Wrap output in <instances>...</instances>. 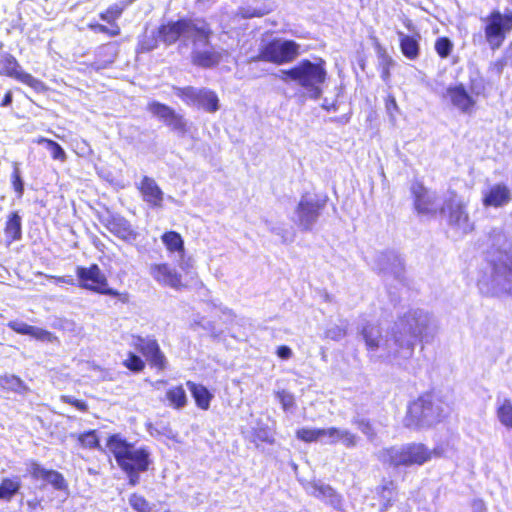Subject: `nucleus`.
<instances>
[{"label": "nucleus", "mask_w": 512, "mask_h": 512, "mask_svg": "<svg viewBox=\"0 0 512 512\" xmlns=\"http://www.w3.org/2000/svg\"><path fill=\"white\" fill-rule=\"evenodd\" d=\"M191 34L192 42L210 44L213 36V30L205 19L192 20L186 17L179 18L176 21H169L158 26L156 35L144 37L138 42V51L142 53L150 52L156 49L159 42L167 46L175 44L183 35Z\"/></svg>", "instance_id": "nucleus-1"}, {"label": "nucleus", "mask_w": 512, "mask_h": 512, "mask_svg": "<svg viewBox=\"0 0 512 512\" xmlns=\"http://www.w3.org/2000/svg\"><path fill=\"white\" fill-rule=\"evenodd\" d=\"M106 446L112 453L121 471L127 476L128 484L136 486L140 482V474L147 472L152 464L151 452L147 446L135 447L120 433L107 437Z\"/></svg>", "instance_id": "nucleus-2"}, {"label": "nucleus", "mask_w": 512, "mask_h": 512, "mask_svg": "<svg viewBox=\"0 0 512 512\" xmlns=\"http://www.w3.org/2000/svg\"><path fill=\"white\" fill-rule=\"evenodd\" d=\"M283 82H293L301 87L307 95L318 100L323 93L327 80L326 61L318 57L315 62L302 59L294 66L280 71L278 76Z\"/></svg>", "instance_id": "nucleus-3"}, {"label": "nucleus", "mask_w": 512, "mask_h": 512, "mask_svg": "<svg viewBox=\"0 0 512 512\" xmlns=\"http://www.w3.org/2000/svg\"><path fill=\"white\" fill-rule=\"evenodd\" d=\"M132 346L144 359L135 352L129 351L127 353L126 358L122 361V366L131 373H142L146 368V363L151 369H155L158 372L168 368V359L161 349L159 342L154 337L134 335Z\"/></svg>", "instance_id": "nucleus-4"}, {"label": "nucleus", "mask_w": 512, "mask_h": 512, "mask_svg": "<svg viewBox=\"0 0 512 512\" xmlns=\"http://www.w3.org/2000/svg\"><path fill=\"white\" fill-rule=\"evenodd\" d=\"M446 418L443 409L435 405L431 392H425L407 406L404 425L407 428L421 429L435 426Z\"/></svg>", "instance_id": "nucleus-5"}, {"label": "nucleus", "mask_w": 512, "mask_h": 512, "mask_svg": "<svg viewBox=\"0 0 512 512\" xmlns=\"http://www.w3.org/2000/svg\"><path fill=\"white\" fill-rule=\"evenodd\" d=\"M470 92L463 83L450 85L446 89L451 105L463 114H472L477 108L475 97L488 96L487 82L484 77L469 78Z\"/></svg>", "instance_id": "nucleus-6"}, {"label": "nucleus", "mask_w": 512, "mask_h": 512, "mask_svg": "<svg viewBox=\"0 0 512 512\" xmlns=\"http://www.w3.org/2000/svg\"><path fill=\"white\" fill-rule=\"evenodd\" d=\"M75 272L78 285L82 289L100 295L116 297L123 304L129 302L130 296L127 292H119L109 286L108 278L98 264L92 263L87 267L77 266Z\"/></svg>", "instance_id": "nucleus-7"}, {"label": "nucleus", "mask_w": 512, "mask_h": 512, "mask_svg": "<svg viewBox=\"0 0 512 512\" xmlns=\"http://www.w3.org/2000/svg\"><path fill=\"white\" fill-rule=\"evenodd\" d=\"M300 53V44L296 41L274 38L265 42L259 48L258 54L251 57V61L283 65L293 62Z\"/></svg>", "instance_id": "nucleus-8"}, {"label": "nucleus", "mask_w": 512, "mask_h": 512, "mask_svg": "<svg viewBox=\"0 0 512 512\" xmlns=\"http://www.w3.org/2000/svg\"><path fill=\"white\" fill-rule=\"evenodd\" d=\"M485 41L492 50H498L512 32V10L490 11L482 18Z\"/></svg>", "instance_id": "nucleus-9"}, {"label": "nucleus", "mask_w": 512, "mask_h": 512, "mask_svg": "<svg viewBox=\"0 0 512 512\" xmlns=\"http://www.w3.org/2000/svg\"><path fill=\"white\" fill-rule=\"evenodd\" d=\"M132 0L114 3L99 13V18L108 24L104 25L97 21L89 22L87 27L94 33H102L108 37H117L121 34V27L118 20Z\"/></svg>", "instance_id": "nucleus-10"}, {"label": "nucleus", "mask_w": 512, "mask_h": 512, "mask_svg": "<svg viewBox=\"0 0 512 512\" xmlns=\"http://www.w3.org/2000/svg\"><path fill=\"white\" fill-rule=\"evenodd\" d=\"M439 213H446L448 224L453 227H463L465 233L474 229L470 221V215L467 211V204L459 199L455 191L450 192V196L444 200Z\"/></svg>", "instance_id": "nucleus-11"}, {"label": "nucleus", "mask_w": 512, "mask_h": 512, "mask_svg": "<svg viewBox=\"0 0 512 512\" xmlns=\"http://www.w3.org/2000/svg\"><path fill=\"white\" fill-rule=\"evenodd\" d=\"M147 110L171 130L181 134L188 132L189 129L184 116L177 113L169 105L154 100L147 104Z\"/></svg>", "instance_id": "nucleus-12"}, {"label": "nucleus", "mask_w": 512, "mask_h": 512, "mask_svg": "<svg viewBox=\"0 0 512 512\" xmlns=\"http://www.w3.org/2000/svg\"><path fill=\"white\" fill-rule=\"evenodd\" d=\"M413 208L420 215L434 216L440 212L437 198L422 182L416 181L410 187Z\"/></svg>", "instance_id": "nucleus-13"}, {"label": "nucleus", "mask_w": 512, "mask_h": 512, "mask_svg": "<svg viewBox=\"0 0 512 512\" xmlns=\"http://www.w3.org/2000/svg\"><path fill=\"white\" fill-rule=\"evenodd\" d=\"M0 76L14 78L35 90L42 85L30 73L22 71L18 60L10 53H0Z\"/></svg>", "instance_id": "nucleus-14"}, {"label": "nucleus", "mask_w": 512, "mask_h": 512, "mask_svg": "<svg viewBox=\"0 0 512 512\" xmlns=\"http://www.w3.org/2000/svg\"><path fill=\"white\" fill-rule=\"evenodd\" d=\"M481 203L485 208L506 207L512 203V189L505 182L489 184L481 192Z\"/></svg>", "instance_id": "nucleus-15"}, {"label": "nucleus", "mask_w": 512, "mask_h": 512, "mask_svg": "<svg viewBox=\"0 0 512 512\" xmlns=\"http://www.w3.org/2000/svg\"><path fill=\"white\" fill-rule=\"evenodd\" d=\"M27 475L34 481L40 480L45 485H51L57 491L68 489V483L62 473L57 470L46 469L35 460L27 463Z\"/></svg>", "instance_id": "nucleus-16"}, {"label": "nucleus", "mask_w": 512, "mask_h": 512, "mask_svg": "<svg viewBox=\"0 0 512 512\" xmlns=\"http://www.w3.org/2000/svg\"><path fill=\"white\" fill-rule=\"evenodd\" d=\"M150 274L156 282L163 286H168L175 290H182L187 287L182 282L181 275L171 268L168 263L152 264L150 266Z\"/></svg>", "instance_id": "nucleus-17"}, {"label": "nucleus", "mask_w": 512, "mask_h": 512, "mask_svg": "<svg viewBox=\"0 0 512 512\" xmlns=\"http://www.w3.org/2000/svg\"><path fill=\"white\" fill-rule=\"evenodd\" d=\"M405 456L407 457L409 467L422 466L431 461L434 456L441 453L437 449H429L424 443L410 442L403 444Z\"/></svg>", "instance_id": "nucleus-18"}, {"label": "nucleus", "mask_w": 512, "mask_h": 512, "mask_svg": "<svg viewBox=\"0 0 512 512\" xmlns=\"http://www.w3.org/2000/svg\"><path fill=\"white\" fill-rule=\"evenodd\" d=\"M325 206V200H306L301 199L297 205L296 212L298 220L305 229H309L312 223L319 217Z\"/></svg>", "instance_id": "nucleus-19"}, {"label": "nucleus", "mask_w": 512, "mask_h": 512, "mask_svg": "<svg viewBox=\"0 0 512 512\" xmlns=\"http://www.w3.org/2000/svg\"><path fill=\"white\" fill-rule=\"evenodd\" d=\"M144 202L153 208L162 206L164 194L156 181L148 176H143L137 186Z\"/></svg>", "instance_id": "nucleus-20"}, {"label": "nucleus", "mask_w": 512, "mask_h": 512, "mask_svg": "<svg viewBox=\"0 0 512 512\" xmlns=\"http://www.w3.org/2000/svg\"><path fill=\"white\" fill-rule=\"evenodd\" d=\"M103 226L114 236L125 240H133L136 233L129 221L119 215H110L102 221Z\"/></svg>", "instance_id": "nucleus-21"}, {"label": "nucleus", "mask_w": 512, "mask_h": 512, "mask_svg": "<svg viewBox=\"0 0 512 512\" xmlns=\"http://www.w3.org/2000/svg\"><path fill=\"white\" fill-rule=\"evenodd\" d=\"M3 233L7 246L22 239V218L17 211L10 212L7 215Z\"/></svg>", "instance_id": "nucleus-22"}, {"label": "nucleus", "mask_w": 512, "mask_h": 512, "mask_svg": "<svg viewBox=\"0 0 512 512\" xmlns=\"http://www.w3.org/2000/svg\"><path fill=\"white\" fill-rule=\"evenodd\" d=\"M379 459L383 464L389 467H409L403 445L389 446L382 449Z\"/></svg>", "instance_id": "nucleus-23"}, {"label": "nucleus", "mask_w": 512, "mask_h": 512, "mask_svg": "<svg viewBox=\"0 0 512 512\" xmlns=\"http://www.w3.org/2000/svg\"><path fill=\"white\" fill-rule=\"evenodd\" d=\"M186 386L189 389L196 406L203 411L210 408L213 394L203 384L188 380Z\"/></svg>", "instance_id": "nucleus-24"}, {"label": "nucleus", "mask_w": 512, "mask_h": 512, "mask_svg": "<svg viewBox=\"0 0 512 512\" xmlns=\"http://www.w3.org/2000/svg\"><path fill=\"white\" fill-rule=\"evenodd\" d=\"M221 54L213 49L195 50L191 54L193 65L201 68H212L220 63Z\"/></svg>", "instance_id": "nucleus-25"}, {"label": "nucleus", "mask_w": 512, "mask_h": 512, "mask_svg": "<svg viewBox=\"0 0 512 512\" xmlns=\"http://www.w3.org/2000/svg\"><path fill=\"white\" fill-rule=\"evenodd\" d=\"M420 36L417 34L416 36L405 35L403 33L400 34L399 46L402 54L409 60H415L419 57L420 54V45H419Z\"/></svg>", "instance_id": "nucleus-26"}, {"label": "nucleus", "mask_w": 512, "mask_h": 512, "mask_svg": "<svg viewBox=\"0 0 512 512\" xmlns=\"http://www.w3.org/2000/svg\"><path fill=\"white\" fill-rule=\"evenodd\" d=\"M397 490V485L394 480L392 479H383L381 484H379L376 487V493L377 495L384 499V502L382 503L380 507L381 512L387 511L390 507L393 506L394 500L391 497H387L389 495H392Z\"/></svg>", "instance_id": "nucleus-27"}, {"label": "nucleus", "mask_w": 512, "mask_h": 512, "mask_svg": "<svg viewBox=\"0 0 512 512\" xmlns=\"http://www.w3.org/2000/svg\"><path fill=\"white\" fill-rule=\"evenodd\" d=\"M209 113H215L219 109V98L215 91L200 88L196 103Z\"/></svg>", "instance_id": "nucleus-28"}, {"label": "nucleus", "mask_w": 512, "mask_h": 512, "mask_svg": "<svg viewBox=\"0 0 512 512\" xmlns=\"http://www.w3.org/2000/svg\"><path fill=\"white\" fill-rule=\"evenodd\" d=\"M168 404L176 410H180L187 405L188 399L183 386L176 385L168 388L165 393Z\"/></svg>", "instance_id": "nucleus-29"}, {"label": "nucleus", "mask_w": 512, "mask_h": 512, "mask_svg": "<svg viewBox=\"0 0 512 512\" xmlns=\"http://www.w3.org/2000/svg\"><path fill=\"white\" fill-rule=\"evenodd\" d=\"M161 240L170 253H178L182 255L185 251L184 240L180 233L170 230L162 234Z\"/></svg>", "instance_id": "nucleus-30"}, {"label": "nucleus", "mask_w": 512, "mask_h": 512, "mask_svg": "<svg viewBox=\"0 0 512 512\" xmlns=\"http://www.w3.org/2000/svg\"><path fill=\"white\" fill-rule=\"evenodd\" d=\"M21 482L18 477H5L0 481V500L9 502L19 492Z\"/></svg>", "instance_id": "nucleus-31"}, {"label": "nucleus", "mask_w": 512, "mask_h": 512, "mask_svg": "<svg viewBox=\"0 0 512 512\" xmlns=\"http://www.w3.org/2000/svg\"><path fill=\"white\" fill-rule=\"evenodd\" d=\"M313 489L317 498L326 500L334 507L342 503V496L330 485H314Z\"/></svg>", "instance_id": "nucleus-32"}, {"label": "nucleus", "mask_w": 512, "mask_h": 512, "mask_svg": "<svg viewBox=\"0 0 512 512\" xmlns=\"http://www.w3.org/2000/svg\"><path fill=\"white\" fill-rule=\"evenodd\" d=\"M78 445L82 449H100V439L95 429L87 430L75 435Z\"/></svg>", "instance_id": "nucleus-33"}, {"label": "nucleus", "mask_w": 512, "mask_h": 512, "mask_svg": "<svg viewBox=\"0 0 512 512\" xmlns=\"http://www.w3.org/2000/svg\"><path fill=\"white\" fill-rule=\"evenodd\" d=\"M35 143L45 144L46 147L49 149L51 158L53 160H58L60 162L66 161L67 155L64 149L61 147V145L56 141L45 137H39L35 140Z\"/></svg>", "instance_id": "nucleus-34"}, {"label": "nucleus", "mask_w": 512, "mask_h": 512, "mask_svg": "<svg viewBox=\"0 0 512 512\" xmlns=\"http://www.w3.org/2000/svg\"><path fill=\"white\" fill-rule=\"evenodd\" d=\"M173 90L176 96L187 105L195 104L197 97L199 96V89H196L193 86H175L173 87Z\"/></svg>", "instance_id": "nucleus-35"}, {"label": "nucleus", "mask_w": 512, "mask_h": 512, "mask_svg": "<svg viewBox=\"0 0 512 512\" xmlns=\"http://www.w3.org/2000/svg\"><path fill=\"white\" fill-rule=\"evenodd\" d=\"M251 441L259 446L262 444H273L275 439L268 427H257L251 432Z\"/></svg>", "instance_id": "nucleus-36"}, {"label": "nucleus", "mask_w": 512, "mask_h": 512, "mask_svg": "<svg viewBox=\"0 0 512 512\" xmlns=\"http://www.w3.org/2000/svg\"><path fill=\"white\" fill-rule=\"evenodd\" d=\"M11 186L18 198L24 194V182L21 175V170L17 162L12 163V173L10 176Z\"/></svg>", "instance_id": "nucleus-37"}, {"label": "nucleus", "mask_w": 512, "mask_h": 512, "mask_svg": "<svg viewBox=\"0 0 512 512\" xmlns=\"http://www.w3.org/2000/svg\"><path fill=\"white\" fill-rule=\"evenodd\" d=\"M295 435L298 440L305 443L316 442L322 438V428H300Z\"/></svg>", "instance_id": "nucleus-38"}, {"label": "nucleus", "mask_w": 512, "mask_h": 512, "mask_svg": "<svg viewBox=\"0 0 512 512\" xmlns=\"http://www.w3.org/2000/svg\"><path fill=\"white\" fill-rule=\"evenodd\" d=\"M497 416L504 426L512 427V403L509 399L504 400L497 408Z\"/></svg>", "instance_id": "nucleus-39"}, {"label": "nucleus", "mask_w": 512, "mask_h": 512, "mask_svg": "<svg viewBox=\"0 0 512 512\" xmlns=\"http://www.w3.org/2000/svg\"><path fill=\"white\" fill-rule=\"evenodd\" d=\"M129 504L136 512H151L152 508L149 501L138 493H132L129 496Z\"/></svg>", "instance_id": "nucleus-40"}, {"label": "nucleus", "mask_w": 512, "mask_h": 512, "mask_svg": "<svg viewBox=\"0 0 512 512\" xmlns=\"http://www.w3.org/2000/svg\"><path fill=\"white\" fill-rule=\"evenodd\" d=\"M434 48L438 56L444 59L451 54L453 50V43L448 37L442 36L436 39Z\"/></svg>", "instance_id": "nucleus-41"}, {"label": "nucleus", "mask_w": 512, "mask_h": 512, "mask_svg": "<svg viewBox=\"0 0 512 512\" xmlns=\"http://www.w3.org/2000/svg\"><path fill=\"white\" fill-rule=\"evenodd\" d=\"M30 336L40 341L59 342L58 337L54 333L35 326L32 327Z\"/></svg>", "instance_id": "nucleus-42"}, {"label": "nucleus", "mask_w": 512, "mask_h": 512, "mask_svg": "<svg viewBox=\"0 0 512 512\" xmlns=\"http://www.w3.org/2000/svg\"><path fill=\"white\" fill-rule=\"evenodd\" d=\"M276 396L284 411H288L295 406V399L292 393L280 390L276 392Z\"/></svg>", "instance_id": "nucleus-43"}, {"label": "nucleus", "mask_w": 512, "mask_h": 512, "mask_svg": "<svg viewBox=\"0 0 512 512\" xmlns=\"http://www.w3.org/2000/svg\"><path fill=\"white\" fill-rule=\"evenodd\" d=\"M361 334L369 350H375L379 347L378 336L373 333L372 329L365 327L362 329Z\"/></svg>", "instance_id": "nucleus-44"}, {"label": "nucleus", "mask_w": 512, "mask_h": 512, "mask_svg": "<svg viewBox=\"0 0 512 512\" xmlns=\"http://www.w3.org/2000/svg\"><path fill=\"white\" fill-rule=\"evenodd\" d=\"M61 401L66 403V404H69V405L73 406L74 408H76L77 410H79L81 412H87L88 409H89V406H88L86 401L80 400V399H76V398H74L73 396H70V395H63V396H61Z\"/></svg>", "instance_id": "nucleus-45"}, {"label": "nucleus", "mask_w": 512, "mask_h": 512, "mask_svg": "<svg viewBox=\"0 0 512 512\" xmlns=\"http://www.w3.org/2000/svg\"><path fill=\"white\" fill-rule=\"evenodd\" d=\"M8 327L13 330L14 332L21 334V335H29L31 333L32 325L26 324L24 322L19 321H10L8 323Z\"/></svg>", "instance_id": "nucleus-46"}, {"label": "nucleus", "mask_w": 512, "mask_h": 512, "mask_svg": "<svg viewBox=\"0 0 512 512\" xmlns=\"http://www.w3.org/2000/svg\"><path fill=\"white\" fill-rule=\"evenodd\" d=\"M346 334L347 330L343 327L338 326L330 328L326 331V337L334 341L341 340L346 336Z\"/></svg>", "instance_id": "nucleus-47"}, {"label": "nucleus", "mask_w": 512, "mask_h": 512, "mask_svg": "<svg viewBox=\"0 0 512 512\" xmlns=\"http://www.w3.org/2000/svg\"><path fill=\"white\" fill-rule=\"evenodd\" d=\"M357 436L347 430H342L340 441L347 447L353 448L357 445Z\"/></svg>", "instance_id": "nucleus-48"}, {"label": "nucleus", "mask_w": 512, "mask_h": 512, "mask_svg": "<svg viewBox=\"0 0 512 512\" xmlns=\"http://www.w3.org/2000/svg\"><path fill=\"white\" fill-rule=\"evenodd\" d=\"M342 430L336 428V427H330L327 429L322 428V437H329L331 439L332 444H336L338 441H340Z\"/></svg>", "instance_id": "nucleus-49"}, {"label": "nucleus", "mask_w": 512, "mask_h": 512, "mask_svg": "<svg viewBox=\"0 0 512 512\" xmlns=\"http://www.w3.org/2000/svg\"><path fill=\"white\" fill-rule=\"evenodd\" d=\"M393 65V60L385 56L382 63H381V78L384 81H387L390 78V68Z\"/></svg>", "instance_id": "nucleus-50"}, {"label": "nucleus", "mask_w": 512, "mask_h": 512, "mask_svg": "<svg viewBox=\"0 0 512 512\" xmlns=\"http://www.w3.org/2000/svg\"><path fill=\"white\" fill-rule=\"evenodd\" d=\"M385 108L390 116H394L396 112H398V104L396 102V99L393 95L389 94L385 98Z\"/></svg>", "instance_id": "nucleus-51"}, {"label": "nucleus", "mask_w": 512, "mask_h": 512, "mask_svg": "<svg viewBox=\"0 0 512 512\" xmlns=\"http://www.w3.org/2000/svg\"><path fill=\"white\" fill-rule=\"evenodd\" d=\"M507 66V59L505 57H501L496 59L490 64V69L497 73L501 74L503 69Z\"/></svg>", "instance_id": "nucleus-52"}, {"label": "nucleus", "mask_w": 512, "mask_h": 512, "mask_svg": "<svg viewBox=\"0 0 512 512\" xmlns=\"http://www.w3.org/2000/svg\"><path fill=\"white\" fill-rule=\"evenodd\" d=\"M276 354L279 358L286 360L292 357V350L286 345H281L277 348Z\"/></svg>", "instance_id": "nucleus-53"}, {"label": "nucleus", "mask_w": 512, "mask_h": 512, "mask_svg": "<svg viewBox=\"0 0 512 512\" xmlns=\"http://www.w3.org/2000/svg\"><path fill=\"white\" fill-rule=\"evenodd\" d=\"M114 61V58L112 56H110L106 61H104L103 63H99L97 65V68H105L107 67L109 64H112Z\"/></svg>", "instance_id": "nucleus-54"}, {"label": "nucleus", "mask_w": 512, "mask_h": 512, "mask_svg": "<svg viewBox=\"0 0 512 512\" xmlns=\"http://www.w3.org/2000/svg\"><path fill=\"white\" fill-rule=\"evenodd\" d=\"M265 14V12L261 10H254L253 12L248 13L247 17H261Z\"/></svg>", "instance_id": "nucleus-55"}, {"label": "nucleus", "mask_w": 512, "mask_h": 512, "mask_svg": "<svg viewBox=\"0 0 512 512\" xmlns=\"http://www.w3.org/2000/svg\"><path fill=\"white\" fill-rule=\"evenodd\" d=\"M107 45H101L99 48H98V53H103L104 50L106 49Z\"/></svg>", "instance_id": "nucleus-56"}, {"label": "nucleus", "mask_w": 512, "mask_h": 512, "mask_svg": "<svg viewBox=\"0 0 512 512\" xmlns=\"http://www.w3.org/2000/svg\"><path fill=\"white\" fill-rule=\"evenodd\" d=\"M57 282H65L63 277H55Z\"/></svg>", "instance_id": "nucleus-57"}, {"label": "nucleus", "mask_w": 512, "mask_h": 512, "mask_svg": "<svg viewBox=\"0 0 512 512\" xmlns=\"http://www.w3.org/2000/svg\"><path fill=\"white\" fill-rule=\"evenodd\" d=\"M165 512H171V511L167 510V511H165Z\"/></svg>", "instance_id": "nucleus-58"}, {"label": "nucleus", "mask_w": 512, "mask_h": 512, "mask_svg": "<svg viewBox=\"0 0 512 512\" xmlns=\"http://www.w3.org/2000/svg\"><path fill=\"white\" fill-rule=\"evenodd\" d=\"M511 428H512V426H511Z\"/></svg>", "instance_id": "nucleus-59"}]
</instances>
